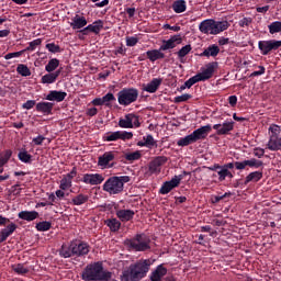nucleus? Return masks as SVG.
Returning <instances> with one entry per match:
<instances>
[{"mask_svg":"<svg viewBox=\"0 0 281 281\" xmlns=\"http://www.w3.org/2000/svg\"><path fill=\"white\" fill-rule=\"evenodd\" d=\"M182 38L181 35H173L169 40L162 41L160 46V52H168V49H175L177 45H181Z\"/></svg>","mask_w":281,"mask_h":281,"instance_id":"obj_14","label":"nucleus"},{"mask_svg":"<svg viewBox=\"0 0 281 281\" xmlns=\"http://www.w3.org/2000/svg\"><path fill=\"white\" fill-rule=\"evenodd\" d=\"M19 159L20 161H23V164H30L32 161V155H30L26 150H22L19 153Z\"/></svg>","mask_w":281,"mask_h":281,"instance_id":"obj_43","label":"nucleus"},{"mask_svg":"<svg viewBox=\"0 0 281 281\" xmlns=\"http://www.w3.org/2000/svg\"><path fill=\"white\" fill-rule=\"evenodd\" d=\"M72 252L74 256H87L89 254V245L85 243H72Z\"/></svg>","mask_w":281,"mask_h":281,"instance_id":"obj_21","label":"nucleus"},{"mask_svg":"<svg viewBox=\"0 0 281 281\" xmlns=\"http://www.w3.org/2000/svg\"><path fill=\"white\" fill-rule=\"evenodd\" d=\"M18 216L22 221L32 222V221H36V218H38V212H36V211H21L18 214Z\"/></svg>","mask_w":281,"mask_h":281,"instance_id":"obj_28","label":"nucleus"},{"mask_svg":"<svg viewBox=\"0 0 281 281\" xmlns=\"http://www.w3.org/2000/svg\"><path fill=\"white\" fill-rule=\"evenodd\" d=\"M104 27V22L102 20L94 21L92 24L88 25V30L92 32V34H100Z\"/></svg>","mask_w":281,"mask_h":281,"instance_id":"obj_34","label":"nucleus"},{"mask_svg":"<svg viewBox=\"0 0 281 281\" xmlns=\"http://www.w3.org/2000/svg\"><path fill=\"white\" fill-rule=\"evenodd\" d=\"M87 115L90 117H93V115H98V109L97 108H90L87 110Z\"/></svg>","mask_w":281,"mask_h":281,"instance_id":"obj_64","label":"nucleus"},{"mask_svg":"<svg viewBox=\"0 0 281 281\" xmlns=\"http://www.w3.org/2000/svg\"><path fill=\"white\" fill-rule=\"evenodd\" d=\"M23 52H25V50H20V52H15V53H8L7 55H4V59L5 60H11V58H20V56H23Z\"/></svg>","mask_w":281,"mask_h":281,"instance_id":"obj_54","label":"nucleus"},{"mask_svg":"<svg viewBox=\"0 0 281 281\" xmlns=\"http://www.w3.org/2000/svg\"><path fill=\"white\" fill-rule=\"evenodd\" d=\"M150 271V259H140L130 268L123 271L121 276L122 281H139L142 278H146V273Z\"/></svg>","mask_w":281,"mask_h":281,"instance_id":"obj_1","label":"nucleus"},{"mask_svg":"<svg viewBox=\"0 0 281 281\" xmlns=\"http://www.w3.org/2000/svg\"><path fill=\"white\" fill-rule=\"evenodd\" d=\"M36 229L38 232H49L52 229V223L49 222H40L36 224Z\"/></svg>","mask_w":281,"mask_h":281,"instance_id":"obj_44","label":"nucleus"},{"mask_svg":"<svg viewBox=\"0 0 281 281\" xmlns=\"http://www.w3.org/2000/svg\"><path fill=\"white\" fill-rule=\"evenodd\" d=\"M103 100L104 106H111V102H115V95L109 92L104 97L101 98Z\"/></svg>","mask_w":281,"mask_h":281,"instance_id":"obj_46","label":"nucleus"},{"mask_svg":"<svg viewBox=\"0 0 281 281\" xmlns=\"http://www.w3.org/2000/svg\"><path fill=\"white\" fill-rule=\"evenodd\" d=\"M125 245L133 251H148L150 249V238L144 234L136 235L132 239H126Z\"/></svg>","mask_w":281,"mask_h":281,"instance_id":"obj_6","label":"nucleus"},{"mask_svg":"<svg viewBox=\"0 0 281 281\" xmlns=\"http://www.w3.org/2000/svg\"><path fill=\"white\" fill-rule=\"evenodd\" d=\"M115 159V154L113 151H106L102 156L99 157L98 165L102 168H111V161Z\"/></svg>","mask_w":281,"mask_h":281,"instance_id":"obj_18","label":"nucleus"},{"mask_svg":"<svg viewBox=\"0 0 281 281\" xmlns=\"http://www.w3.org/2000/svg\"><path fill=\"white\" fill-rule=\"evenodd\" d=\"M196 79L194 77H191L184 82V85L180 87V91H186V89H190L193 85H196Z\"/></svg>","mask_w":281,"mask_h":281,"instance_id":"obj_49","label":"nucleus"},{"mask_svg":"<svg viewBox=\"0 0 281 281\" xmlns=\"http://www.w3.org/2000/svg\"><path fill=\"white\" fill-rule=\"evenodd\" d=\"M46 49L52 54H58L60 52V46L55 45L54 43L46 44Z\"/></svg>","mask_w":281,"mask_h":281,"instance_id":"obj_53","label":"nucleus"},{"mask_svg":"<svg viewBox=\"0 0 281 281\" xmlns=\"http://www.w3.org/2000/svg\"><path fill=\"white\" fill-rule=\"evenodd\" d=\"M168 161L166 156H158L149 164V172L151 175H159L161 172V166Z\"/></svg>","mask_w":281,"mask_h":281,"instance_id":"obj_16","label":"nucleus"},{"mask_svg":"<svg viewBox=\"0 0 281 281\" xmlns=\"http://www.w3.org/2000/svg\"><path fill=\"white\" fill-rule=\"evenodd\" d=\"M213 128L216 131V135H229V133L234 131V121H225L222 124H215Z\"/></svg>","mask_w":281,"mask_h":281,"instance_id":"obj_15","label":"nucleus"},{"mask_svg":"<svg viewBox=\"0 0 281 281\" xmlns=\"http://www.w3.org/2000/svg\"><path fill=\"white\" fill-rule=\"evenodd\" d=\"M59 188L60 190H69V188H71V180L69 178L64 177L60 181Z\"/></svg>","mask_w":281,"mask_h":281,"instance_id":"obj_52","label":"nucleus"},{"mask_svg":"<svg viewBox=\"0 0 281 281\" xmlns=\"http://www.w3.org/2000/svg\"><path fill=\"white\" fill-rule=\"evenodd\" d=\"M143 142H145L146 148H153V146H156L157 142L153 137V135H146L143 137Z\"/></svg>","mask_w":281,"mask_h":281,"instance_id":"obj_45","label":"nucleus"},{"mask_svg":"<svg viewBox=\"0 0 281 281\" xmlns=\"http://www.w3.org/2000/svg\"><path fill=\"white\" fill-rule=\"evenodd\" d=\"M168 273V269L164 265L158 266L155 271L150 274L151 281H161L162 278Z\"/></svg>","mask_w":281,"mask_h":281,"instance_id":"obj_24","label":"nucleus"},{"mask_svg":"<svg viewBox=\"0 0 281 281\" xmlns=\"http://www.w3.org/2000/svg\"><path fill=\"white\" fill-rule=\"evenodd\" d=\"M252 155L255 157H258V159H262V157H265V149L260 148V147H256L252 151Z\"/></svg>","mask_w":281,"mask_h":281,"instance_id":"obj_56","label":"nucleus"},{"mask_svg":"<svg viewBox=\"0 0 281 281\" xmlns=\"http://www.w3.org/2000/svg\"><path fill=\"white\" fill-rule=\"evenodd\" d=\"M217 175H218L220 181H225V179H227V177L229 179H232L234 177V175L231 173V171H229V169H227V167L220 168V170L217 171Z\"/></svg>","mask_w":281,"mask_h":281,"instance_id":"obj_37","label":"nucleus"},{"mask_svg":"<svg viewBox=\"0 0 281 281\" xmlns=\"http://www.w3.org/2000/svg\"><path fill=\"white\" fill-rule=\"evenodd\" d=\"M92 104H93V106H104V102H103L102 98H95L92 101Z\"/></svg>","mask_w":281,"mask_h":281,"instance_id":"obj_63","label":"nucleus"},{"mask_svg":"<svg viewBox=\"0 0 281 281\" xmlns=\"http://www.w3.org/2000/svg\"><path fill=\"white\" fill-rule=\"evenodd\" d=\"M35 105H36L35 100H27L25 103H23L22 108L26 109V111H30V109H34Z\"/></svg>","mask_w":281,"mask_h":281,"instance_id":"obj_57","label":"nucleus"},{"mask_svg":"<svg viewBox=\"0 0 281 281\" xmlns=\"http://www.w3.org/2000/svg\"><path fill=\"white\" fill-rule=\"evenodd\" d=\"M260 179H262V171L250 172L246 177L245 184L247 186V183H258V181H260Z\"/></svg>","mask_w":281,"mask_h":281,"instance_id":"obj_32","label":"nucleus"},{"mask_svg":"<svg viewBox=\"0 0 281 281\" xmlns=\"http://www.w3.org/2000/svg\"><path fill=\"white\" fill-rule=\"evenodd\" d=\"M249 25H251V18H243L239 21V26L240 27H249Z\"/></svg>","mask_w":281,"mask_h":281,"instance_id":"obj_58","label":"nucleus"},{"mask_svg":"<svg viewBox=\"0 0 281 281\" xmlns=\"http://www.w3.org/2000/svg\"><path fill=\"white\" fill-rule=\"evenodd\" d=\"M116 216L122 221V223H128V221H133V217L135 216V211L133 210H119L116 211Z\"/></svg>","mask_w":281,"mask_h":281,"instance_id":"obj_20","label":"nucleus"},{"mask_svg":"<svg viewBox=\"0 0 281 281\" xmlns=\"http://www.w3.org/2000/svg\"><path fill=\"white\" fill-rule=\"evenodd\" d=\"M220 53H221V48H218L216 44H213L206 47L201 54V56H205L206 58H210V57L216 58V56H218Z\"/></svg>","mask_w":281,"mask_h":281,"instance_id":"obj_27","label":"nucleus"},{"mask_svg":"<svg viewBox=\"0 0 281 281\" xmlns=\"http://www.w3.org/2000/svg\"><path fill=\"white\" fill-rule=\"evenodd\" d=\"M67 98V92L58 91V90H52L46 97V100H49L50 102H63Z\"/></svg>","mask_w":281,"mask_h":281,"instance_id":"obj_22","label":"nucleus"},{"mask_svg":"<svg viewBox=\"0 0 281 281\" xmlns=\"http://www.w3.org/2000/svg\"><path fill=\"white\" fill-rule=\"evenodd\" d=\"M210 133H212V125L207 124L193 131L191 134L180 138L177 144L178 146H190V144H194L201 139H205V137H207Z\"/></svg>","mask_w":281,"mask_h":281,"instance_id":"obj_4","label":"nucleus"},{"mask_svg":"<svg viewBox=\"0 0 281 281\" xmlns=\"http://www.w3.org/2000/svg\"><path fill=\"white\" fill-rule=\"evenodd\" d=\"M13 271H15V273H19L20 276H25V273H27V271H30L24 265H16L13 267Z\"/></svg>","mask_w":281,"mask_h":281,"instance_id":"obj_50","label":"nucleus"},{"mask_svg":"<svg viewBox=\"0 0 281 281\" xmlns=\"http://www.w3.org/2000/svg\"><path fill=\"white\" fill-rule=\"evenodd\" d=\"M10 157H12V151H5L3 156H0V159L2 160V164H5L10 160Z\"/></svg>","mask_w":281,"mask_h":281,"instance_id":"obj_62","label":"nucleus"},{"mask_svg":"<svg viewBox=\"0 0 281 281\" xmlns=\"http://www.w3.org/2000/svg\"><path fill=\"white\" fill-rule=\"evenodd\" d=\"M16 71L18 74H20V76H23V77L32 76V71L24 64H19L16 67Z\"/></svg>","mask_w":281,"mask_h":281,"instance_id":"obj_38","label":"nucleus"},{"mask_svg":"<svg viewBox=\"0 0 281 281\" xmlns=\"http://www.w3.org/2000/svg\"><path fill=\"white\" fill-rule=\"evenodd\" d=\"M119 126L121 128H139V116L130 113L125 115L124 117L120 119Z\"/></svg>","mask_w":281,"mask_h":281,"instance_id":"obj_9","label":"nucleus"},{"mask_svg":"<svg viewBox=\"0 0 281 281\" xmlns=\"http://www.w3.org/2000/svg\"><path fill=\"white\" fill-rule=\"evenodd\" d=\"M258 47L262 56H268V54L273 52V49H280L281 41H276V40L259 41Z\"/></svg>","mask_w":281,"mask_h":281,"instance_id":"obj_11","label":"nucleus"},{"mask_svg":"<svg viewBox=\"0 0 281 281\" xmlns=\"http://www.w3.org/2000/svg\"><path fill=\"white\" fill-rule=\"evenodd\" d=\"M85 281H109L113 278V273L104 270L101 262L88 265L81 274Z\"/></svg>","mask_w":281,"mask_h":281,"instance_id":"obj_2","label":"nucleus"},{"mask_svg":"<svg viewBox=\"0 0 281 281\" xmlns=\"http://www.w3.org/2000/svg\"><path fill=\"white\" fill-rule=\"evenodd\" d=\"M128 181H131L128 176L111 177L104 182L103 190L108 194H120L124 190V184L128 183Z\"/></svg>","mask_w":281,"mask_h":281,"instance_id":"obj_5","label":"nucleus"},{"mask_svg":"<svg viewBox=\"0 0 281 281\" xmlns=\"http://www.w3.org/2000/svg\"><path fill=\"white\" fill-rule=\"evenodd\" d=\"M191 98H192V94L184 93V94L175 97L173 102H175L176 104H179V103H181V102H188V100H190Z\"/></svg>","mask_w":281,"mask_h":281,"instance_id":"obj_48","label":"nucleus"},{"mask_svg":"<svg viewBox=\"0 0 281 281\" xmlns=\"http://www.w3.org/2000/svg\"><path fill=\"white\" fill-rule=\"evenodd\" d=\"M172 10L176 14H181L188 10V3L186 0H176L172 4Z\"/></svg>","mask_w":281,"mask_h":281,"instance_id":"obj_31","label":"nucleus"},{"mask_svg":"<svg viewBox=\"0 0 281 281\" xmlns=\"http://www.w3.org/2000/svg\"><path fill=\"white\" fill-rule=\"evenodd\" d=\"M58 76H60V70L48 72L42 77L41 82L42 85H54L58 80Z\"/></svg>","mask_w":281,"mask_h":281,"instance_id":"obj_25","label":"nucleus"},{"mask_svg":"<svg viewBox=\"0 0 281 281\" xmlns=\"http://www.w3.org/2000/svg\"><path fill=\"white\" fill-rule=\"evenodd\" d=\"M117 139H122L126 142V139H133V134L126 131H116V132H108L103 136V142H117Z\"/></svg>","mask_w":281,"mask_h":281,"instance_id":"obj_10","label":"nucleus"},{"mask_svg":"<svg viewBox=\"0 0 281 281\" xmlns=\"http://www.w3.org/2000/svg\"><path fill=\"white\" fill-rule=\"evenodd\" d=\"M268 30L270 34H278V32H281V22L280 21L272 22L268 26Z\"/></svg>","mask_w":281,"mask_h":281,"instance_id":"obj_42","label":"nucleus"},{"mask_svg":"<svg viewBox=\"0 0 281 281\" xmlns=\"http://www.w3.org/2000/svg\"><path fill=\"white\" fill-rule=\"evenodd\" d=\"M126 161H137V159L142 158V153L139 151H128L124 155Z\"/></svg>","mask_w":281,"mask_h":281,"instance_id":"obj_40","label":"nucleus"},{"mask_svg":"<svg viewBox=\"0 0 281 281\" xmlns=\"http://www.w3.org/2000/svg\"><path fill=\"white\" fill-rule=\"evenodd\" d=\"M139 43V40L135 36L126 37V45L127 47H135Z\"/></svg>","mask_w":281,"mask_h":281,"instance_id":"obj_55","label":"nucleus"},{"mask_svg":"<svg viewBox=\"0 0 281 281\" xmlns=\"http://www.w3.org/2000/svg\"><path fill=\"white\" fill-rule=\"evenodd\" d=\"M59 65H60V60H58L57 58H53L45 66V71H47L48 74H52V71H56V69H58Z\"/></svg>","mask_w":281,"mask_h":281,"instance_id":"obj_35","label":"nucleus"},{"mask_svg":"<svg viewBox=\"0 0 281 281\" xmlns=\"http://www.w3.org/2000/svg\"><path fill=\"white\" fill-rule=\"evenodd\" d=\"M59 256L61 258H71L74 256V246L70 244L69 246L63 245L59 249Z\"/></svg>","mask_w":281,"mask_h":281,"instance_id":"obj_33","label":"nucleus"},{"mask_svg":"<svg viewBox=\"0 0 281 281\" xmlns=\"http://www.w3.org/2000/svg\"><path fill=\"white\" fill-rule=\"evenodd\" d=\"M159 87H161V79L154 78L149 83L145 86L144 91H147V93H156Z\"/></svg>","mask_w":281,"mask_h":281,"instance_id":"obj_29","label":"nucleus"},{"mask_svg":"<svg viewBox=\"0 0 281 281\" xmlns=\"http://www.w3.org/2000/svg\"><path fill=\"white\" fill-rule=\"evenodd\" d=\"M162 30H172V32H181V26H170V24H164Z\"/></svg>","mask_w":281,"mask_h":281,"instance_id":"obj_61","label":"nucleus"},{"mask_svg":"<svg viewBox=\"0 0 281 281\" xmlns=\"http://www.w3.org/2000/svg\"><path fill=\"white\" fill-rule=\"evenodd\" d=\"M281 128L277 124L270 125L268 128L269 140L267 143L268 150L278 151L281 150Z\"/></svg>","mask_w":281,"mask_h":281,"instance_id":"obj_7","label":"nucleus"},{"mask_svg":"<svg viewBox=\"0 0 281 281\" xmlns=\"http://www.w3.org/2000/svg\"><path fill=\"white\" fill-rule=\"evenodd\" d=\"M54 109V103L52 102H40L36 104V111L38 113H44V115H49Z\"/></svg>","mask_w":281,"mask_h":281,"instance_id":"obj_26","label":"nucleus"},{"mask_svg":"<svg viewBox=\"0 0 281 281\" xmlns=\"http://www.w3.org/2000/svg\"><path fill=\"white\" fill-rule=\"evenodd\" d=\"M104 181V176L100 173H86L82 177V182L88 186H100Z\"/></svg>","mask_w":281,"mask_h":281,"instance_id":"obj_17","label":"nucleus"},{"mask_svg":"<svg viewBox=\"0 0 281 281\" xmlns=\"http://www.w3.org/2000/svg\"><path fill=\"white\" fill-rule=\"evenodd\" d=\"M146 55L147 58H149L150 63H155V60H160L161 58L166 57V55L161 53V48L147 50Z\"/></svg>","mask_w":281,"mask_h":281,"instance_id":"obj_30","label":"nucleus"},{"mask_svg":"<svg viewBox=\"0 0 281 281\" xmlns=\"http://www.w3.org/2000/svg\"><path fill=\"white\" fill-rule=\"evenodd\" d=\"M235 168H236V170H245L247 168V160L236 161Z\"/></svg>","mask_w":281,"mask_h":281,"instance_id":"obj_60","label":"nucleus"},{"mask_svg":"<svg viewBox=\"0 0 281 281\" xmlns=\"http://www.w3.org/2000/svg\"><path fill=\"white\" fill-rule=\"evenodd\" d=\"M89 201V195L78 194L77 196L72 198L74 205H85Z\"/></svg>","mask_w":281,"mask_h":281,"instance_id":"obj_39","label":"nucleus"},{"mask_svg":"<svg viewBox=\"0 0 281 281\" xmlns=\"http://www.w3.org/2000/svg\"><path fill=\"white\" fill-rule=\"evenodd\" d=\"M41 43H43V40H41V38L30 42L29 47H26V52H34V49H36V47H38V45H41Z\"/></svg>","mask_w":281,"mask_h":281,"instance_id":"obj_51","label":"nucleus"},{"mask_svg":"<svg viewBox=\"0 0 281 281\" xmlns=\"http://www.w3.org/2000/svg\"><path fill=\"white\" fill-rule=\"evenodd\" d=\"M246 166H248L249 168H260L262 167V161L256 158H252V159L246 160Z\"/></svg>","mask_w":281,"mask_h":281,"instance_id":"obj_47","label":"nucleus"},{"mask_svg":"<svg viewBox=\"0 0 281 281\" xmlns=\"http://www.w3.org/2000/svg\"><path fill=\"white\" fill-rule=\"evenodd\" d=\"M183 177L184 175L175 176L170 181L164 182L159 190L160 194H169L175 188H179V183L183 181Z\"/></svg>","mask_w":281,"mask_h":281,"instance_id":"obj_12","label":"nucleus"},{"mask_svg":"<svg viewBox=\"0 0 281 281\" xmlns=\"http://www.w3.org/2000/svg\"><path fill=\"white\" fill-rule=\"evenodd\" d=\"M105 223L111 232H119L122 227V223L117 218L108 220Z\"/></svg>","mask_w":281,"mask_h":281,"instance_id":"obj_36","label":"nucleus"},{"mask_svg":"<svg viewBox=\"0 0 281 281\" xmlns=\"http://www.w3.org/2000/svg\"><path fill=\"white\" fill-rule=\"evenodd\" d=\"M139 92L135 88H125L117 93V102L121 106H128L133 102H137Z\"/></svg>","mask_w":281,"mask_h":281,"instance_id":"obj_8","label":"nucleus"},{"mask_svg":"<svg viewBox=\"0 0 281 281\" xmlns=\"http://www.w3.org/2000/svg\"><path fill=\"white\" fill-rule=\"evenodd\" d=\"M214 76V64H209L204 68H201V71L193 76L195 82H205V80H210Z\"/></svg>","mask_w":281,"mask_h":281,"instance_id":"obj_13","label":"nucleus"},{"mask_svg":"<svg viewBox=\"0 0 281 281\" xmlns=\"http://www.w3.org/2000/svg\"><path fill=\"white\" fill-rule=\"evenodd\" d=\"M44 139L45 137L43 135H38L37 137L32 139V143L34 144V146H42Z\"/></svg>","mask_w":281,"mask_h":281,"instance_id":"obj_59","label":"nucleus"},{"mask_svg":"<svg viewBox=\"0 0 281 281\" xmlns=\"http://www.w3.org/2000/svg\"><path fill=\"white\" fill-rule=\"evenodd\" d=\"M229 29V22L216 21L212 19H206L199 24V30L202 34H211L212 36H216L221 34V32H225V30Z\"/></svg>","mask_w":281,"mask_h":281,"instance_id":"obj_3","label":"nucleus"},{"mask_svg":"<svg viewBox=\"0 0 281 281\" xmlns=\"http://www.w3.org/2000/svg\"><path fill=\"white\" fill-rule=\"evenodd\" d=\"M190 52H192V46L191 45H186L183 46L179 52H178V58L180 60H183V58H186V56H188V54H190Z\"/></svg>","mask_w":281,"mask_h":281,"instance_id":"obj_41","label":"nucleus"},{"mask_svg":"<svg viewBox=\"0 0 281 281\" xmlns=\"http://www.w3.org/2000/svg\"><path fill=\"white\" fill-rule=\"evenodd\" d=\"M86 25H87V18L78 14L72 16L70 22V27H72V30H82V27H85Z\"/></svg>","mask_w":281,"mask_h":281,"instance_id":"obj_19","label":"nucleus"},{"mask_svg":"<svg viewBox=\"0 0 281 281\" xmlns=\"http://www.w3.org/2000/svg\"><path fill=\"white\" fill-rule=\"evenodd\" d=\"M16 232V224L10 223L5 228H3L0 233V243H4V240H8L12 234Z\"/></svg>","mask_w":281,"mask_h":281,"instance_id":"obj_23","label":"nucleus"}]
</instances>
